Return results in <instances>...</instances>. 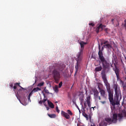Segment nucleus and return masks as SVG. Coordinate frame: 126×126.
I'll return each instance as SVG.
<instances>
[{
  "label": "nucleus",
  "mask_w": 126,
  "mask_h": 126,
  "mask_svg": "<svg viewBox=\"0 0 126 126\" xmlns=\"http://www.w3.org/2000/svg\"><path fill=\"white\" fill-rule=\"evenodd\" d=\"M101 76L103 80L105 86L106 87V90L108 93V99L110 103L111 106H112L114 109H116V105L120 106V101L122 99V94L120 89L118 90V84H114V88L115 90L114 99V93L111 90V86L107 80V76L105 72L102 71L101 72Z\"/></svg>",
  "instance_id": "1"
},
{
  "label": "nucleus",
  "mask_w": 126,
  "mask_h": 126,
  "mask_svg": "<svg viewBox=\"0 0 126 126\" xmlns=\"http://www.w3.org/2000/svg\"><path fill=\"white\" fill-rule=\"evenodd\" d=\"M118 118L119 121H121L123 118H126V111L123 110L118 114L115 113L113 115V119L110 118H106L105 119L106 122H107L109 125H111L112 123H116L118 122Z\"/></svg>",
  "instance_id": "2"
},
{
  "label": "nucleus",
  "mask_w": 126,
  "mask_h": 126,
  "mask_svg": "<svg viewBox=\"0 0 126 126\" xmlns=\"http://www.w3.org/2000/svg\"><path fill=\"white\" fill-rule=\"evenodd\" d=\"M61 66L58 68H55L52 72V75L55 80V83H59L60 79L61 78V74L60 71H63L65 66L63 63L60 64Z\"/></svg>",
  "instance_id": "3"
},
{
  "label": "nucleus",
  "mask_w": 126,
  "mask_h": 126,
  "mask_svg": "<svg viewBox=\"0 0 126 126\" xmlns=\"http://www.w3.org/2000/svg\"><path fill=\"white\" fill-rule=\"evenodd\" d=\"M86 44H87V43L83 41H81L80 42L81 49L80 52H79L77 54L76 58L75 59L77 63H81V61H82V59L83 58V50H84V45H86Z\"/></svg>",
  "instance_id": "4"
},
{
  "label": "nucleus",
  "mask_w": 126,
  "mask_h": 126,
  "mask_svg": "<svg viewBox=\"0 0 126 126\" xmlns=\"http://www.w3.org/2000/svg\"><path fill=\"white\" fill-rule=\"evenodd\" d=\"M61 115L62 117L65 118V119H66V120H69V119H70V116H73V113H72L70 110L68 109L67 110V113L63 111H62Z\"/></svg>",
  "instance_id": "5"
},
{
  "label": "nucleus",
  "mask_w": 126,
  "mask_h": 126,
  "mask_svg": "<svg viewBox=\"0 0 126 126\" xmlns=\"http://www.w3.org/2000/svg\"><path fill=\"white\" fill-rule=\"evenodd\" d=\"M98 59L99 60V62L102 63H108V61L107 59L105 58L104 56L103 55V52H98Z\"/></svg>",
  "instance_id": "6"
},
{
  "label": "nucleus",
  "mask_w": 126,
  "mask_h": 126,
  "mask_svg": "<svg viewBox=\"0 0 126 126\" xmlns=\"http://www.w3.org/2000/svg\"><path fill=\"white\" fill-rule=\"evenodd\" d=\"M113 65H114V67H113V70L115 71L118 79H119V78H120V74L119 73L120 72V70H119V68L117 66L118 64L113 63L111 64V66H113Z\"/></svg>",
  "instance_id": "7"
},
{
  "label": "nucleus",
  "mask_w": 126,
  "mask_h": 126,
  "mask_svg": "<svg viewBox=\"0 0 126 126\" xmlns=\"http://www.w3.org/2000/svg\"><path fill=\"white\" fill-rule=\"evenodd\" d=\"M93 91L94 92V99L95 101H99L101 100V96L99 95V92L97 89H93Z\"/></svg>",
  "instance_id": "8"
},
{
  "label": "nucleus",
  "mask_w": 126,
  "mask_h": 126,
  "mask_svg": "<svg viewBox=\"0 0 126 126\" xmlns=\"http://www.w3.org/2000/svg\"><path fill=\"white\" fill-rule=\"evenodd\" d=\"M105 27H106V26L103 25V24H99V25L98 27H97V28L95 29V31L96 33H99V32H100V31H102L103 29L105 28Z\"/></svg>",
  "instance_id": "9"
},
{
  "label": "nucleus",
  "mask_w": 126,
  "mask_h": 126,
  "mask_svg": "<svg viewBox=\"0 0 126 126\" xmlns=\"http://www.w3.org/2000/svg\"><path fill=\"white\" fill-rule=\"evenodd\" d=\"M98 89L99 91V93H100V95H101V97H103V98H105L106 97V92L105 91V90L101 89V88H100L99 86H98Z\"/></svg>",
  "instance_id": "10"
},
{
  "label": "nucleus",
  "mask_w": 126,
  "mask_h": 126,
  "mask_svg": "<svg viewBox=\"0 0 126 126\" xmlns=\"http://www.w3.org/2000/svg\"><path fill=\"white\" fill-rule=\"evenodd\" d=\"M95 66H96L95 68V71H101L102 70V66L100 64H94Z\"/></svg>",
  "instance_id": "11"
},
{
  "label": "nucleus",
  "mask_w": 126,
  "mask_h": 126,
  "mask_svg": "<svg viewBox=\"0 0 126 126\" xmlns=\"http://www.w3.org/2000/svg\"><path fill=\"white\" fill-rule=\"evenodd\" d=\"M15 85H18L19 87H20L21 89L18 92V93H19V94H22V90H26V89H24V88L20 86V83H16L15 84Z\"/></svg>",
  "instance_id": "12"
},
{
  "label": "nucleus",
  "mask_w": 126,
  "mask_h": 126,
  "mask_svg": "<svg viewBox=\"0 0 126 126\" xmlns=\"http://www.w3.org/2000/svg\"><path fill=\"white\" fill-rule=\"evenodd\" d=\"M118 58L116 55H113L112 57V63H118Z\"/></svg>",
  "instance_id": "13"
},
{
  "label": "nucleus",
  "mask_w": 126,
  "mask_h": 126,
  "mask_svg": "<svg viewBox=\"0 0 126 126\" xmlns=\"http://www.w3.org/2000/svg\"><path fill=\"white\" fill-rule=\"evenodd\" d=\"M91 97L90 96H89L88 97H87V103L88 104V107H89V108H90V107H91V104H90L91 102H90V100H91Z\"/></svg>",
  "instance_id": "14"
},
{
  "label": "nucleus",
  "mask_w": 126,
  "mask_h": 126,
  "mask_svg": "<svg viewBox=\"0 0 126 126\" xmlns=\"http://www.w3.org/2000/svg\"><path fill=\"white\" fill-rule=\"evenodd\" d=\"M102 65L104 69H106V68H110L109 63H102Z\"/></svg>",
  "instance_id": "15"
},
{
  "label": "nucleus",
  "mask_w": 126,
  "mask_h": 126,
  "mask_svg": "<svg viewBox=\"0 0 126 126\" xmlns=\"http://www.w3.org/2000/svg\"><path fill=\"white\" fill-rule=\"evenodd\" d=\"M48 105L49 106V107H50V108H51V109H54V108H55V105H54V103H52V102L48 100Z\"/></svg>",
  "instance_id": "16"
},
{
  "label": "nucleus",
  "mask_w": 126,
  "mask_h": 126,
  "mask_svg": "<svg viewBox=\"0 0 126 126\" xmlns=\"http://www.w3.org/2000/svg\"><path fill=\"white\" fill-rule=\"evenodd\" d=\"M38 91H41V89L38 87H36V88H34L33 89L32 92H33V93H35V92H38Z\"/></svg>",
  "instance_id": "17"
},
{
  "label": "nucleus",
  "mask_w": 126,
  "mask_h": 126,
  "mask_svg": "<svg viewBox=\"0 0 126 126\" xmlns=\"http://www.w3.org/2000/svg\"><path fill=\"white\" fill-rule=\"evenodd\" d=\"M103 47L104 48H107V49H111V48H112V45H111V44H110L109 43L104 45Z\"/></svg>",
  "instance_id": "18"
},
{
  "label": "nucleus",
  "mask_w": 126,
  "mask_h": 126,
  "mask_svg": "<svg viewBox=\"0 0 126 126\" xmlns=\"http://www.w3.org/2000/svg\"><path fill=\"white\" fill-rule=\"evenodd\" d=\"M53 90L56 93H58V92H59V87L57 85H56L53 88Z\"/></svg>",
  "instance_id": "19"
},
{
  "label": "nucleus",
  "mask_w": 126,
  "mask_h": 126,
  "mask_svg": "<svg viewBox=\"0 0 126 126\" xmlns=\"http://www.w3.org/2000/svg\"><path fill=\"white\" fill-rule=\"evenodd\" d=\"M48 117L49 118H51V119H55L56 117H57V115L56 114H48Z\"/></svg>",
  "instance_id": "20"
},
{
  "label": "nucleus",
  "mask_w": 126,
  "mask_h": 126,
  "mask_svg": "<svg viewBox=\"0 0 126 126\" xmlns=\"http://www.w3.org/2000/svg\"><path fill=\"white\" fill-rule=\"evenodd\" d=\"M109 43V41L108 40H103L102 42L101 43V45H106V44Z\"/></svg>",
  "instance_id": "21"
},
{
  "label": "nucleus",
  "mask_w": 126,
  "mask_h": 126,
  "mask_svg": "<svg viewBox=\"0 0 126 126\" xmlns=\"http://www.w3.org/2000/svg\"><path fill=\"white\" fill-rule=\"evenodd\" d=\"M79 63H77L76 65L75 66L76 72H77L78 69L79 68Z\"/></svg>",
  "instance_id": "22"
},
{
  "label": "nucleus",
  "mask_w": 126,
  "mask_h": 126,
  "mask_svg": "<svg viewBox=\"0 0 126 126\" xmlns=\"http://www.w3.org/2000/svg\"><path fill=\"white\" fill-rule=\"evenodd\" d=\"M83 115L84 117H85V118H86V120L88 121V115L85 113H83Z\"/></svg>",
  "instance_id": "23"
},
{
  "label": "nucleus",
  "mask_w": 126,
  "mask_h": 126,
  "mask_svg": "<svg viewBox=\"0 0 126 126\" xmlns=\"http://www.w3.org/2000/svg\"><path fill=\"white\" fill-rule=\"evenodd\" d=\"M80 101L81 102V105H82V107H83V101H84V99H83V98H80Z\"/></svg>",
  "instance_id": "24"
},
{
  "label": "nucleus",
  "mask_w": 126,
  "mask_h": 126,
  "mask_svg": "<svg viewBox=\"0 0 126 126\" xmlns=\"http://www.w3.org/2000/svg\"><path fill=\"white\" fill-rule=\"evenodd\" d=\"M44 83H44V82H42L41 83H39V84H38L37 86H38V87L43 86Z\"/></svg>",
  "instance_id": "25"
},
{
  "label": "nucleus",
  "mask_w": 126,
  "mask_h": 126,
  "mask_svg": "<svg viewBox=\"0 0 126 126\" xmlns=\"http://www.w3.org/2000/svg\"><path fill=\"white\" fill-rule=\"evenodd\" d=\"M121 63H126V58H125L124 59H121Z\"/></svg>",
  "instance_id": "26"
},
{
  "label": "nucleus",
  "mask_w": 126,
  "mask_h": 126,
  "mask_svg": "<svg viewBox=\"0 0 126 126\" xmlns=\"http://www.w3.org/2000/svg\"><path fill=\"white\" fill-rule=\"evenodd\" d=\"M46 88V87H44V91L45 92V93L49 94V90H47Z\"/></svg>",
  "instance_id": "27"
},
{
  "label": "nucleus",
  "mask_w": 126,
  "mask_h": 126,
  "mask_svg": "<svg viewBox=\"0 0 126 126\" xmlns=\"http://www.w3.org/2000/svg\"><path fill=\"white\" fill-rule=\"evenodd\" d=\"M89 25H90V26H92V27H94V26H95V24L93 23H90L89 24Z\"/></svg>",
  "instance_id": "28"
},
{
  "label": "nucleus",
  "mask_w": 126,
  "mask_h": 126,
  "mask_svg": "<svg viewBox=\"0 0 126 126\" xmlns=\"http://www.w3.org/2000/svg\"><path fill=\"white\" fill-rule=\"evenodd\" d=\"M98 50H99L98 53L99 52L103 53V52H102V50H101V46L100 45V44H98Z\"/></svg>",
  "instance_id": "29"
},
{
  "label": "nucleus",
  "mask_w": 126,
  "mask_h": 126,
  "mask_svg": "<svg viewBox=\"0 0 126 126\" xmlns=\"http://www.w3.org/2000/svg\"><path fill=\"white\" fill-rule=\"evenodd\" d=\"M62 86H63V82H61L59 84V88H61L62 87Z\"/></svg>",
  "instance_id": "30"
},
{
  "label": "nucleus",
  "mask_w": 126,
  "mask_h": 126,
  "mask_svg": "<svg viewBox=\"0 0 126 126\" xmlns=\"http://www.w3.org/2000/svg\"><path fill=\"white\" fill-rule=\"evenodd\" d=\"M56 112H57V113H60V110H59V107H56Z\"/></svg>",
  "instance_id": "31"
},
{
  "label": "nucleus",
  "mask_w": 126,
  "mask_h": 126,
  "mask_svg": "<svg viewBox=\"0 0 126 126\" xmlns=\"http://www.w3.org/2000/svg\"><path fill=\"white\" fill-rule=\"evenodd\" d=\"M33 92L32 91L29 94V96L31 97L32 96V94H33Z\"/></svg>",
  "instance_id": "32"
},
{
  "label": "nucleus",
  "mask_w": 126,
  "mask_h": 126,
  "mask_svg": "<svg viewBox=\"0 0 126 126\" xmlns=\"http://www.w3.org/2000/svg\"><path fill=\"white\" fill-rule=\"evenodd\" d=\"M87 107V105H86V102H84V108L85 109Z\"/></svg>",
  "instance_id": "33"
},
{
  "label": "nucleus",
  "mask_w": 126,
  "mask_h": 126,
  "mask_svg": "<svg viewBox=\"0 0 126 126\" xmlns=\"http://www.w3.org/2000/svg\"><path fill=\"white\" fill-rule=\"evenodd\" d=\"M43 100H40L39 101V104H40V105H42L43 104Z\"/></svg>",
  "instance_id": "34"
},
{
  "label": "nucleus",
  "mask_w": 126,
  "mask_h": 126,
  "mask_svg": "<svg viewBox=\"0 0 126 126\" xmlns=\"http://www.w3.org/2000/svg\"><path fill=\"white\" fill-rule=\"evenodd\" d=\"M99 126H104V123H100L99 124Z\"/></svg>",
  "instance_id": "35"
},
{
  "label": "nucleus",
  "mask_w": 126,
  "mask_h": 126,
  "mask_svg": "<svg viewBox=\"0 0 126 126\" xmlns=\"http://www.w3.org/2000/svg\"><path fill=\"white\" fill-rule=\"evenodd\" d=\"M100 103H101L102 104H105L106 103V101H100Z\"/></svg>",
  "instance_id": "36"
},
{
  "label": "nucleus",
  "mask_w": 126,
  "mask_h": 126,
  "mask_svg": "<svg viewBox=\"0 0 126 126\" xmlns=\"http://www.w3.org/2000/svg\"><path fill=\"white\" fill-rule=\"evenodd\" d=\"M10 88H13V84H11L10 85Z\"/></svg>",
  "instance_id": "37"
},
{
  "label": "nucleus",
  "mask_w": 126,
  "mask_h": 126,
  "mask_svg": "<svg viewBox=\"0 0 126 126\" xmlns=\"http://www.w3.org/2000/svg\"><path fill=\"white\" fill-rule=\"evenodd\" d=\"M30 97L31 96H28V100H29V101H30V102H31V99H30Z\"/></svg>",
  "instance_id": "38"
},
{
  "label": "nucleus",
  "mask_w": 126,
  "mask_h": 126,
  "mask_svg": "<svg viewBox=\"0 0 126 126\" xmlns=\"http://www.w3.org/2000/svg\"><path fill=\"white\" fill-rule=\"evenodd\" d=\"M43 105L47 107V104H46V102H43Z\"/></svg>",
  "instance_id": "39"
},
{
  "label": "nucleus",
  "mask_w": 126,
  "mask_h": 126,
  "mask_svg": "<svg viewBox=\"0 0 126 126\" xmlns=\"http://www.w3.org/2000/svg\"><path fill=\"white\" fill-rule=\"evenodd\" d=\"M114 20H115V19H112L111 22H112V24H114Z\"/></svg>",
  "instance_id": "40"
},
{
  "label": "nucleus",
  "mask_w": 126,
  "mask_h": 126,
  "mask_svg": "<svg viewBox=\"0 0 126 126\" xmlns=\"http://www.w3.org/2000/svg\"><path fill=\"white\" fill-rule=\"evenodd\" d=\"M16 88H17V87H16V86H13V89H14L15 90V89H16Z\"/></svg>",
  "instance_id": "41"
},
{
  "label": "nucleus",
  "mask_w": 126,
  "mask_h": 126,
  "mask_svg": "<svg viewBox=\"0 0 126 126\" xmlns=\"http://www.w3.org/2000/svg\"><path fill=\"white\" fill-rule=\"evenodd\" d=\"M104 46H103L102 48H101V51H102V52H103V50H104Z\"/></svg>",
  "instance_id": "42"
},
{
  "label": "nucleus",
  "mask_w": 126,
  "mask_h": 126,
  "mask_svg": "<svg viewBox=\"0 0 126 126\" xmlns=\"http://www.w3.org/2000/svg\"><path fill=\"white\" fill-rule=\"evenodd\" d=\"M46 101H47V99H44L43 100V102H46Z\"/></svg>",
  "instance_id": "43"
},
{
  "label": "nucleus",
  "mask_w": 126,
  "mask_h": 126,
  "mask_svg": "<svg viewBox=\"0 0 126 126\" xmlns=\"http://www.w3.org/2000/svg\"><path fill=\"white\" fill-rule=\"evenodd\" d=\"M17 98L18 100H19V101H20V98H19V97H18V95H17Z\"/></svg>",
  "instance_id": "44"
},
{
  "label": "nucleus",
  "mask_w": 126,
  "mask_h": 126,
  "mask_svg": "<svg viewBox=\"0 0 126 126\" xmlns=\"http://www.w3.org/2000/svg\"><path fill=\"white\" fill-rule=\"evenodd\" d=\"M46 108V110H47V111H49V107H47V106H45Z\"/></svg>",
  "instance_id": "45"
},
{
  "label": "nucleus",
  "mask_w": 126,
  "mask_h": 126,
  "mask_svg": "<svg viewBox=\"0 0 126 126\" xmlns=\"http://www.w3.org/2000/svg\"><path fill=\"white\" fill-rule=\"evenodd\" d=\"M77 108L79 110V112H80V109H79V107H78V106H77Z\"/></svg>",
  "instance_id": "46"
},
{
  "label": "nucleus",
  "mask_w": 126,
  "mask_h": 126,
  "mask_svg": "<svg viewBox=\"0 0 126 126\" xmlns=\"http://www.w3.org/2000/svg\"><path fill=\"white\" fill-rule=\"evenodd\" d=\"M94 108H96V107H92V108H91V109H93V110H94Z\"/></svg>",
  "instance_id": "47"
},
{
  "label": "nucleus",
  "mask_w": 126,
  "mask_h": 126,
  "mask_svg": "<svg viewBox=\"0 0 126 126\" xmlns=\"http://www.w3.org/2000/svg\"><path fill=\"white\" fill-rule=\"evenodd\" d=\"M91 126H95V125H91Z\"/></svg>",
  "instance_id": "48"
},
{
  "label": "nucleus",
  "mask_w": 126,
  "mask_h": 126,
  "mask_svg": "<svg viewBox=\"0 0 126 126\" xmlns=\"http://www.w3.org/2000/svg\"><path fill=\"white\" fill-rule=\"evenodd\" d=\"M125 79H126V78H125Z\"/></svg>",
  "instance_id": "49"
},
{
  "label": "nucleus",
  "mask_w": 126,
  "mask_h": 126,
  "mask_svg": "<svg viewBox=\"0 0 126 126\" xmlns=\"http://www.w3.org/2000/svg\"><path fill=\"white\" fill-rule=\"evenodd\" d=\"M111 108L112 109V106H111Z\"/></svg>",
  "instance_id": "50"
}]
</instances>
